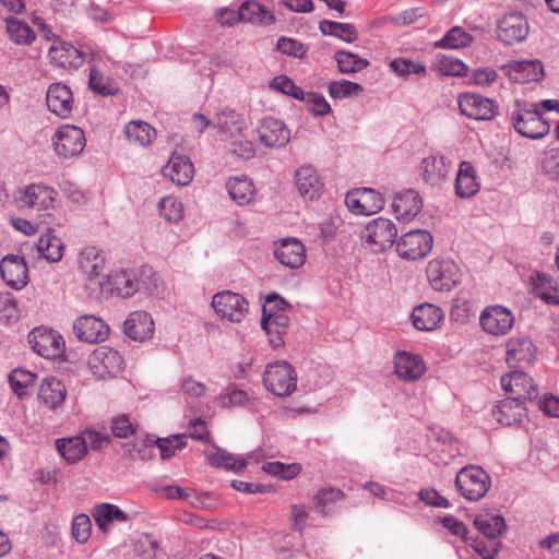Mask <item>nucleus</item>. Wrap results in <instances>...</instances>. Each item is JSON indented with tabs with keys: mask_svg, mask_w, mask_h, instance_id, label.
Instances as JSON below:
<instances>
[{
	"mask_svg": "<svg viewBox=\"0 0 559 559\" xmlns=\"http://www.w3.org/2000/svg\"><path fill=\"white\" fill-rule=\"evenodd\" d=\"M124 135L129 143L145 146L156 135L155 129L144 121H130L124 127Z\"/></svg>",
	"mask_w": 559,
	"mask_h": 559,
	"instance_id": "nucleus-45",
	"label": "nucleus"
},
{
	"mask_svg": "<svg viewBox=\"0 0 559 559\" xmlns=\"http://www.w3.org/2000/svg\"><path fill=\"white\" fill-rule=\"evenodd\" d=\"M476 171L469 162H462L455 179V193L462 199L475 195L479 191Z\"/></svg>",
	"mask_w": 559,
	"mask_h": 559,
	"instance_id": "nucleus-37",
	"label": "nucleus"
},
{
	"mask_svg": "<svg viewBox=\"0 0 559 559\" xmlns=\"http://www.w3.org/2000/svg\"><path fill=\"white\" fill-rule=\"evenodd\" d=\"M67 389L62 381L56 378H46L41 381L38 399L49 409L59 408L66 401Z\"/></svg>",
	"mask_w": 559,
	"mask_h": 559,
	"instance_id": "nucleus-35",
	"label": "nucleus"
},
{
	"mask_svg": "<svg viewBox=\"0 0 559 559\" xmlns=\"http://www.w3.org/2000/svg\"><path fill=\"white\" fill-rule=\"evenodd\" d=\"M396 376L404 381L418 380L426 371L420 356L407 352H399L394 357Z\"/></svg>",
	"mask_w": 559,
	"mask_h": 559,
	"instance_id": "nucleus-31",
	"label": "nucleus"
},
{
	"mask_svg": "<svg viewBox=\"0 0 559 559\" xmlns=\"http://www.w3.org/2000/svg\"><path fill=\"white\" fill-rule=\"evenodd\" d=\"M28 343L35 353L46 359L58 358L64 352L62 336L51 329L35 328L28 334Z\"/></svg>",
	"mask_w": 559,
	"mask_h": 559,
	"instance_id": "nucleus-14",
	"label": "nucleus"
},
{
	"mask_svg": "<svg viewBox=\"0 0 559 559\" xmlns=\"http://www.w3.org/2000/svg\"><path fill=\"white\" fill-rule=\"evenodd\" d=\"M334 58L340 72L344 74L359 72L369 66V61L367 59L345 50L336 51Z\"/></svg>",
	"mask_w": 559,
	"mask_h": 559,
	"instance_id": "nucleus-50",
	"label": "nucleus"
},
{
	"mask_svg": "<svg viewBox=\"0 0 559 559\" xmlns=\"http://www.w3.org/2000/svg\"><path fill=\"white\" fill-rule=\"evenodd\" d=\"M79 265L81 271L87 276L88 285H98L105 278L100 276L105 269V255L96 247H85L80 252Z\"/></svg>",
	"mask_w": 559,
	"mask_h": 559,
	"instance_id": "nucleus-26",
	"label": "nucleus"
},
{
	"mask_svg": "<svg viewBox=\"0 0 559 559\" xmlns=\"http://www.w3.org/2000/svg\"><path fill=\"white\" fill-rule=\"evenodd\" d=\"M528 23L522 13H509L497 23V37L507 45L525 40L528 34Z\"/></svg>",
	"mask_w": 559,
	"mask_h": 559,
	"instance_id": "nucleus-17",
	"label": "nucleus"
},
{
	"mask_svg": "<svg viewBox=\"0 0 559 559\" xmlns=\"http://www.w3.org/2000/svg\"><path fill=\"white\" fill-rule=\"evenodd\" d=\"M511 122L519 134L528 139H542L550 131V124L543 117L537 105L525 100H515Z\"/></svg>",
	"mask_w": 559,
	"mask_h": 559,
	"instance_id": "nucleus-3",
	"label": "nucleus"
},
{
	"mask_svg": "<svg viewBox=\"0 0 559 559\" xmlns=\"http://www.w3.org/2000/svg\"><path fill=\"white\" fill-rule=\"evenodd\" d=\"M480 325L491 335H506L514 323L512 312L502 306H489L485 308L479 318Z\"/></svg>",
	"mask_w": 559,
	"mask_h": 559,
	"instance_id": "nucleus-18",
	"label": "nucleus"
},
{
	"mask_svg": "<svg viewBox=\"0 0 559 559\" xmlns=\"http://www.w3.org/2000/svg\"><path fill=\"white\" fill-rule=\"evenodd\" d=\"M56 194L53 188L34 183L19 189L14 201L20 209L48 210L52 207Z\"/></svg>",
	"mask_w": 559,
	"mask_h": 559,
	"instance_id": "nucleus-15",
	"label": "nucleus"
},
{
	"mask_svg": "<svg viewBox=\"0 0 559 559\" xmlns=\"http://www.w3.org/2000/svg\"><path fill=\"white\" fill-rule=\"evenodd\" d=\"M51 142L56 154L64 159L79 156L86 146L84 131L73 124H63L57 128Z\"/></svg>",
	"mask_w": 559,
	"mask_h": 559,
	"instance_id": "nucleus-7",
	"label": "nucleus"
},
{
	"mask_svg": "<svg viewBox=\"0 0 559 559\" xmlns=\"http://www.w3.org/2000/svg\"><path fill=\"white\" fill-rule=\"evenodd\" d=\"M39 257H43L48 262H59L63 257V242L60 238L47 231L40 236L35 246Z\"/></svg>",
	"mask_w": 559,
	"mask_h": 559,
	"instance_id": "nucleus-42",
	"label": "nucleus"
},
{
	"mask_svg": "<svg viewBox=\"0 0 559 559\" xmlns=\"http://www.w3.org/2000/svg\"><path fill=\"white\" fill-rule=\"evenodd\" d=\"M536 348L525 337H512L507 343V362L511 368L525 367L533 362Z\"/></svg>",
	"mask_w": 559,
	"mask_h": 559,
	"instance_id": "nucleus-29",
	"label": "nucleus"
},
{
	"mask_svg": "<svg viewBox=\"0 0 559 559\" xmlns=\"http://www.w3.org/2000/svg\"><path fill=\"white\" fill-rule=\"evenodd\" d=\"M250 401L248 393L236 385H228L216 397V405L221 408L246 406Z\"/></svg>",
	"mask_w": 559,
	"mask_h": 559,
	"instance_id": "nucleus-49",
	"label": "nucleus"
},
{
	"mask_svg": "<svg viewBox=\"0 0 559 559\" xmlns=\"http://www.w3.org/2000/svg\"><path fill=\"white\" fill-rule=\"evenodd\" d=\"M444 317L443 311L432 304H421L412 312L413 324L420 331H432Z\"/></svg>",
	"mask_w": 559,
	"mask_h": 559,
	"instance_id": "nucleus-36",
	"label": "nucleus"
},
{
	"mask_svg": "<svg viewBox=\"0 0 559 559\" xmlns=\"http://www.w3.org/2000/svg\"><path fill=\"white\" fill-rule=\"evenodd\" d=\"M395 224L384 217L370 221L360 231L362 246L373 253H380L390 249L396 239Z\"/></svg>",
	"mask_w": 559,
	"mask_h": 559,
	"instance_id": "nucleus-5",
	"label": "nucleus"
},
{
	"mask_svg": "<svg viewBox=\"0 0 559 559\" xmlns=\"http://www.w3.org/2000/svg\"><path fill=\"white\" fill-rule=\"evenodd\" d=\"M123 333L135 342L151 338L155 331L152 316L146 311H133L123 322Z\"/></svg>",
	"mask_w": 559,
	"mask_h": 559,
	"instance_id": "nucleus-23",
	"label": "nucleus"
},
{
	"mask_svg": "<svg viewBox=\"0 0 559 559\" xmlns=\"http://www.w3.org/2000/svg\"><path fill=\"white\" fill-rule=\"evenodd\" d=\"M212 309L219 319L239 323L248 314L249 302L238 293L224 290L212 296Z\"/></svg>",
	"mask_w": 559,
	"mask_h": 559,
	"instance_id": "nucleus-11",
	"label": "nucleus"
},
{
	"mask_svg": "<svg viewBox=\"0 0 559 559\" xmlns=\"http://www.w3.org/2000/svg\"><path fill=\"white\" fill-rule=\"evenodd\" d=\"M265 388L276 396H288L297 386V374L294 367L281 360L269 364L263 374Z\"/></svg>",
	"mask_w": 559,
	"mask_h": 559,
	"instance_id": "nucleus-6",
	"label": "nucleus"
},
{
	"mask_svg": "<svg viewBox=\"0 0 559 559\" xmlns=\"http://www.w3.org/2000/svg\"><path fill=\"white\" fill-rule=\"evenodd\" d=\"M92 516L104 533H107L110 528V524L114 522H127L129 516L118 506L112 503H100L96 504L92 510Z\"/></svg>",
	"mask_w": 559,
	"mask_h": 559,
	"instance_id": "nucleus-38",
	"label": "nucleus"
},
{
	"mask_svg": "<svg viewBox=\"0 0 559 559\" xmlns=\"http://www.w3.org/2000/svg\"><path fill=\"white\" fill-rule=\"evenodd\" d=\"M186 435H171L167 438H157L154 444L159 449L160 457L167 460L175 455L177 450L186 447Z\"/></svg>",
	"mask_w": 559,
	"mask_h": 559,
	"instance_id": "nucleus-56",
	"label": "nucleus"
},
{
	"mask_svg": "<svg viewBox=\"0 0 559 559\" xmlns=\"http://www.w3.org/2000/svg\"><path fill=\"white\" fill-rule=\"evenodd\" d=\"M157 278L151 266H141L133 270H120L107 276L106 281L98 282L103 295H117L129 298L135 293H152L157 284Z\"/></svg>",
	"mask_w": 559,
	"mask_h": 559,
	"instance_id": "nucleus-1",
	"label": "nucleus"
},
{
	"mask_svg": "<svg viewBox=\"0 0 559 559\" xmlns=\"http://www.w3.org/2000/svg\"><path fill=\"white\" fill-rule=\"evenodd\" d=\"M362 198V203L367 215H372L381 211L384 206V199L380 192L371 188H358Z\"/></svg>",
	"mask_w": 559,
	"mask_h": 559,
	"instance_id": "nucleus-60",
	"label": "nucleus"
},
{
	"mask_svg": "<svg viewBox=\"0 0 559 559\" xmlns=\"http://www.w3.org/2000/svg\"><path fill=\"white\" fill-rule=\"evenodd\" d=\"M426 275L436 292H450L461 282V270L452 260L433 259L426 267Z\"/></svg>",
	"mask_w": 559,
	"mask_h": 559,
	"instance_id": "nucleus-8",
	"label": "nucleus"
},
{
	"mask_svg": "<svg viewBox=\"0 0 559 559\" xmlns=\"http://www.w3.org/2000/svg\"><path fill=\"white\" fill-rule=\"evenodd\" d=\"M73 332L82 342L99 343L108 337L110 330L103 319L85 314L74 321Z\"/></svg>",
	"mask_w": 559,
	"mask_h": 559,
	"instance_id": "nucleus-19",
	"label": "nucleus"
},
{
	"mask_svg": "<svg viewBox=\"0 0 559 559\" xmlns=\"http://www.w3.org/2000/svg\"><path fill=\"white\" fill-rule=\"evenodd\" d=\"M472 41L473 36L469 33L460 26H454L440 40L436 41V47L459 49L469 46Z\"/></svg>",
	"mask_w": 559,
	"mask_h": 559,
	"instance_id": "nucleus-51",
	"label": "nucleus"
},
{
	"mask_svg": "<svg viewBox=\"0 0 559 559\" xmlns=\"http://www.w3.org/2000/svg\"><path fill=\"white\" fill-rule=\"evenodd\" d=\"M294 181L297 191L305 200L313 201L319 199L323 191V180L311 165H304L297 168Z\"/></svg>",
	"mask_w": 559,
	"mask_h": 559,
	"instance_id": "nucleus-20",
	"label": "nucleus"
},
{
	"mask_svg": "<svg viewBox=\"0 0 559 559\" xmlns=\"http://www.w3.org/2000/svg\"><path fill=\"white\" fill-rule=\"evenodd\" d=\"M461 112L475 120H490L498 112L495 100L477 93H465L459 97Z\"/></svg>",
	"mask_w": 559,
	"mask_h": 559,
	"instance_id": "nucleus-16",
	"label": "nucleus"
},
{
	"mask_svg": "<svg viewBox=\"0 0 559 559\" xmlns=\"http://www.w3.org/2000/svg\"><path fill=\"white\" fill-rule=\"evenodd\" d=\"M84 442L80 436L63 438L56 441V448L68 463H75L86 454Z\"/></svg>",
	"mask_w": 559,
	"mask_h": 559,
	"instance_id": "nucleus-44",
	"label": "nucleus"
},
{
	"mask_svg": "<svg viewBox=\"0 0 559 559\" xmlns=\"http://www.w3.org/2000/svg\"><path fill=\"white\" fill-rule=\"evenodd\" d=\"M533 289L535 295L549 305H559V290L556 281L545 274L536 273L532 276Z\"/></svg>",
	"mask_w": 559,
	"mask_h": 559,
	"instance_id": "nucleus-41",
	"label": "nucleus"
},
{
	"mask_svg": "<svg viewBox=\"0 0 559 559\" xmlns=\"http://www.w3.org/2000/svg\"><path fill=\"white\" fill-rule=\"evenodd\" d=\"M501 388L508 395L507 399L525 404L537 397L538 390L534 380L522 370H513L501 377Z\"/></svg>",
	"mask_w": 559,
	"mask_h": 559,
	"instance_id": "nucleus-12",
	"label": "nucleus"
},
{
	"mask_svg": "<svg viewBox=\"0 0 559 559\" xmlns=\"http://www.w3.org/2000/svg\"><path fill=\"white\" fill-rule=\"evenodd\" d=\"M160 215L170 223H178L183 217V205L174 197H165L158 203Z\"/></svg>",
	"mask_w": 559,
	"mask_h": 559,
	"instance_id": "nucleus-57",
	"label": "nucleus"
},
{
	"mask_svg": "<svg viewBox=\"0 0 559 559\" xmlns=\"http://www.w3.org/2000/svg\"><path fill=\"white\" fill-rule=\"evenodd\" d=\"M35 373L25 369H14L9 374V382L12 391L20 397L27 394V389L35 384Z\"/></svg>",
	"mask_w": 559,
	"mask_h": 559,
	"instance_id": "nucleus-52",
	"label": "nucleus"
},
{
	"mask_svg": "<svg viewBox=\"0 0 559 559\" xmlns=\"http://www.w3.org/2000/svg\"><path fill=\"white\" fill-rule=\"evenodd\" d=\"M527 408L520 402L504 399L492 409L493 418L504 426H520L526 418Z\"/></svg>",
	"mask_w": 559,
	"mask_h": 559,
	"instance_id": "nucleus-33",
	"label": "nucleus"
},
{
	"mask_svg": "<svg viewBox=\"0 0 559 559\" xmlns=\"http://www.w3.org/2000/svg\"><path fill=\"white\" fill-rule=\"evenodd\" d=\"M276 260L288 269H298L306 260V248L297 238H284L274 242Z\"/></svg>",
	"mask_w": 559,
	"mask_h": 559,
	"instance_id": "nucleus-21",
	"label": "nucleus"
},
{
	"mask_svg": "<svg viewBox=\"0 0 559 559\" xmlns=\"http://www.w3.org/2000/svg\"><path fill=\"white\" fill-rule=\"evenodd\" d=\"M504 68L515 82H536L544 76L543 63L537 59L511 61Z\"/></svg>",
	"mask_w": 559,
	"mask_h": 559,
	"instance_id": "nucleus-32",
	"label": "nucleus"
},
{
	"mask_svg": "<svg viewBox=\"0 0 559 559\" xmlns=\"http://www.w3.org/2000/svg\"><path fill=\"white\" fill-rule=\"evenodd\" d=\"M420 171L427 185L440 186L449 175L450 163L442 155H430L421 160Z\"/></svg>",
	"mask_w": 559,
	"mask_h": 559,
	"instance_id": "nucleus-34",
	"label": "nucleus"
},
{
	"mask_svg": "<svg viewBox=\"0 0 559 559\" xmlns=\"http://www.w3.org/2000/svg\"><path fill=\"white\" fill-rule=\"evenodd\" d=\"M438 70L442 75L460 76L465 74L466 66L457 58L443 55L438 60Z\"/></svg>",
	"mask_w": 559,
	"mask_h": 559,
	"instance_id": "nucleus-62",
	"label": "nucleus"
},
{
	"mask_svg": "<svg viewBox=\"0 0 559 559\" xmlns=\"http://www.w3.org/2000/svg\"><path fill=\"white\" fill-rule=\"evenodd\" d=\"M48 109L60 118L70 117L73 109V94L63 83H52L46 94Z\"/></svg>",
	"mask_w": 559,
	"mask_h": 559,
	"instance_id": "nucleus-24",
	"label": "nucleus"
},
{
	"mask_svg": "<svg viewBox=\"0 0 559 559\" xmlns=\"http://www.w3.org/2000/svg\"><path fill=\"white\" fill-rule=\"evenodd\" d=\"M246 129V118L234 109L224 108L212 119V139L221 144L242 136Z\"/></svg>",
	"mask_w": 559,
	"mask_h": 559,
	"instance_id": "nucleus-9",
	"label": "nucleus"
},
{
	"mask_svg": "<svg viewBox=\"0 0 559 559\" xmlns=\"http://www.w3.org/2000/svg\"><path fill=\"white\" fill-rule=\"evenodd\" d=\"M261 143L270 148L285 147L290 141V131L286 124L276 118L266 117L258 130Z\"/></svg>",
	"mask_w": 559,
	"mask_h": 559,
	"instance_id": "nucleus-22",
	"label": "nucleus"
},
{
	"mask_svg": "<svg viewBox=\"0 0 559 559\" xmlns=\"http://www.w3.org/2000/svg\"><path fill=\"white\" fill-rule=\"evenodd\" d=\"M239 11L241 20L246 22L260 23L264 25H269L274 22V15L272 12L257 0L245 1L240 5Z\"/></svg>",
	"mask_w": 559,
	"mask_h": 559,
	"instance_id": "nucleus-43",
	"label": "nucleus"
},
{
	"mask_svg": "<svg viewBox=\"0 0 559 559\" xmlns=\"http://www.w3.org/2000/svg\"><path fill=\"white\" fill-rule=\"evenodd\" d=\"M474 526L481 537H472L469 546L483 558L495 559L501 548L500 537L507 532L504 518L489 512L479 513Z\"/></svg>",
	"mask_w": 559,
	"mask_h": 559,
	"instance_id": "nucleus-2",
	"label": "nucleus"
},
{
	"mask_svg": "<svg viewBox=\"0 0 559 559\" xmlns=\"http://www.w3.org/2000/svg\"><path fill=\"white\" fill-rule=\"evenodd\" d=\"M454 485L461 497L477 502L489 491L491 477L483 467L469 464L456 473Z\"/></svg>",
	"mask_w": 559,
	"mask_h": 559,
	"instance_id": "nucleus-4",
	"label": "nucleus"
},
{
	"mask_svg": "<svg viewBox=\"0 0 559 559\" xmlns=\"http://www.w3.org/2000/svg\"><path fill=\"white\" fill-rule=\"evenodd\" d=\"M194 174L190 158L182 154L174 153L167 165L163 168L164 177L168 178L176 186H187L191 182Z\"/></svg>",
	"mask_w": 559,
	"mask_h": 559,
	"instance_id": "nucleus-27",
	"label": "nucleus"
},
{
	"mask_svg": "<svg viewBox=\"0 0 559 559\" xmlns=\"http://www.w3.org/2000/svg\"><path fill=\"white\" fill-rule=\"evenodd\" d=\"M88 367L92 373L99 378L116 377L123 368V359L118 350L99 346L88 357Z\"/></svg>",
	"mask_w": 559,
	"mask_h": 559,
	"instance_id": "nucleus-13",
	"label": "nucleus"
},
{
	"mask_svg": "<svg viewBox=\"0 0 559 559\" xmlns=\"http://www.w3.org/2000/svg\"><path fill=\"white\" fill-rule=\"evenodd\" d=\"M289 324V318L286 314H276L271 318H262L261 326L269 336V343L273 348L284 346L283 336L286 334Z\"/></svg>",
	"mask_w": 559,
	"mask_h": 559,
	"instance_id": "nucleus-39",
	"label": "nucleus"
},
{
	"mask_svg": "<svg viewBox=\"0 0 559 559\" xmlns=\"http://www.w3.org/2000/svg\"><path fill=\"white\" fill-rule=\"evenodd\" d=\"M270 88L295 99L304 98V91L287 75H277L270 82Z\"/></svg>",
	"mask_w": 559,
	"mask_h": 559,
	"instance_id": "nucleus-59",
	"label": "nucleus"
},
{
	"mask_svg": "<svg viewBox=\"0 0 559 559\" xmlns=\"http://www.w3.org/2000/svg\"><path fill=\"white\" fill-rule=\"evenodd\" d=\"M5 27L10 39L17 45H29L36 38L32 27L20 19L7 17Z\"/></svg>",
	"mask_w": 559,
	"mask_h": 559,
	"instance_id": "nucleus-46",
	"label": "nucleus"
},
{
	"mask_svg": "<svg viewBox=\"0 0 559 559\" xmlns=\"http://www.w3.org/2000/svg\"><path fill=\"white\" fill-rule=\"evenodd\" d=\"M223 144L227 146L228 153L238 159L249 160L255 155L254 143L250 140L242 139V136L234 138Z\"/></svg>",
	"mask_w": 559,
	"mask_h": 559,
	"instance_id": "nucleus-55",
	"label": "nucleus"
},
{
	"mask_svg": "<svg viewBox=\"0 0 559 559\" xmlns=\"http://www.w3.org/2000/svg\"><path fill=\"white\" fill-rule=\"evenodd\" d=\"M306 103L308 110L314 116H325L331 111V106L323 95L318 93H305L301 99Z\"/></svg>",
	"mask_w": 559,
	"mask_h": 559,
	"instance_id": "nucleus-61",
	"label": "nucleus"
},
{
	"mask_svg": "<svg viewBox=\"0 0 559 559\" xmlns=\"http://www.w3.org/2000/svg\"><path fill=\"white\" fill-rule=\"evenodd\" d=\"M343 498L344 493L340 489H322L313 498L314 509L318 513L326 515L332 511L333 506Z\"/></svg>",
	"mask_w": 559,
	"mask_h": 559,
	"instance_id": "nucleus-53",
	"label": "nucleus"
},
{
	"mask_svg": "<svg viewBox=\"0 0 559 559\" xmlns=\"http://www.w3.org/2000/svg\"><path fill=\"white\" fill-rule=\"evenodd\" d=\"M92 522L88 515L82 513L73 519L72 535L78 543H86L90 538Z\"/></svg>",
	"mask_w": 559,
	"mask_h": 559,
	"instance_id": "nucleus-64",
	"label": "nucleus"
},
{
	"mask_svg": "<svg viewBox=\"0 0 559 559\" xmlns=\"http://www.w3.org/2000/svg\"><path fill=\"white\" fill-rule=\"evenodd\" d=\"M48 57L51 63L63 69H78L84 62V52L66 41L55 43Z\"/></svg>",
	"mask_w": 559,
	"mask_h": 559,
	"instance_id": "nucleus-28",
	"label": "nucleus"
},
{
	"mask_svg": "<svg viewBox=\"0 0 559 559\" xmlns=\"http://www.w3.org/2000/svg\"><path fill=\"white\" fill-rule=\"evenodd\" d=\"M319 29L323 35L334 36L346 43H354L358 37L356 28L348 23L323 20L319 24Z\"/></svg>",
	"mask_w": 559,
	"mask_h": 559,
	"instance_id": "nucleus-48",
	"label": "nucleus"
},
{
	"mask_svg": "<svg viewBox=\"0 0 559 559\" xmlns=\"http://www.w3.org/2000/svg\"><path fill=\"white\" fill-rule=\"evenodd\" d=\"M229 197L239 205L248 204L254 197V187L247 176L233 177L226 182Z\"/></svg>",
	"mask_w": 559,
	"mask_h": 559,
	"instance_id": "nucleus-40",
	"label": "nucleus"
},
{
	"mask_svg": "<svg viewBox=\"0 0 559 559\" xmlns=\"http://www.w3.org/2000/svg\"><path fill=\"white\" fill-rule=\"evenodd\" d=\"M362 91L360 84L347 80L333 81L329 85V94L332 98L358 96Z\"/></svg>",
	"mask_w": 559,
	"mask_h": 559,
	"instance_id": "nucleus-58",
	"label": "nucleus"
},
{
	"mask_svg": "<svg viewBox=\"0 0 559 559\" xmlns=\"http://www.w3.org/2000/svg\"><path fill=\"white\" fill-rule=\"evenodd\" d=\"M433 238L426 229H412L396 241V252L404 260L424 259L432 250Z\"/></svg>",
	"mask_w": 559,
	"mask_h": 559,
	"instance_id": "nucleus-10",
	"label": "nucleus"
},
{
	"mask_svg": "<svg viewBox=\"0 0 559 559\" xmlns=\"http://www.w3.org/2000/svg\"><path fill=\"white\" fill-rule=\"evenodd\" d=\"M423 200L416 190L408 189L396 194L392 209L397 219L408 222L421 211Z\"/></svg>",
	"mask_w": 559,
	"mask_h": 559,
	"instance_id": "nucleus-30",
	"label": "nucleus"
},
{
	"mask_svg": "<svg viewBox=\"0 0 559 559\" xmlns=\"http://www.w3.org/2000/svg\"><path fill=\"white\" fill-rule=\"evenodd\" d=\"M539 168L550 180H559V147L547 148L542 153Z\"/></svg>",
	"mask_w": 559,
	"mask_h": 559,
	"instance_id": "nucleus-54",
	"label": "nucleus"
},
{
	"mask_svg": "<svg viewBox=\"0 0 559 559\" xmlns=\"http://www.w3.org/2000/svg\"><path fill=\"white\" fill-rule=\"evenodd\" d=\"M289 305L278 295H267L262 306V318H271L273 314H286Z\"/></svg>",
	"mask_w": 559,
	"mask_h": 559,
	"instance_id": "nucleus-63",
	"label": "nucleus"
},
{
	"mask_svg": "<svg viewBox=\"0 0 559 559\" xmlns=\"http://www.w3.org/2000/svg\"><path fill=\"white\" fill-rule=\"evenodd\" d=\"M0 273L8 286L22 289L28 282V269L23 258L7 255L0 262Z\"/></svg>",
	"mask_w": 559,
	"mask_h": 559,
	"instance_id": "nucleus-25",
	"label": "nucleus"
},
{
	"mask_svg": "<svg viewBox=\"0 0 559 559\" xmlns=\"http://www.w3.org/2000/svg\"><path fill=\"white\" fill-rule=\"evenodd\" d=\"M247 461L243 457L235 456L227 451L212 444V466L223 467L233 473H240L247 467Z\"/></svg>",
	"mask_w": 559,
	"mask_h": 559,
	"instance_id": "nucleus-47",
	"label": "nucleus"
}]
</instances>
